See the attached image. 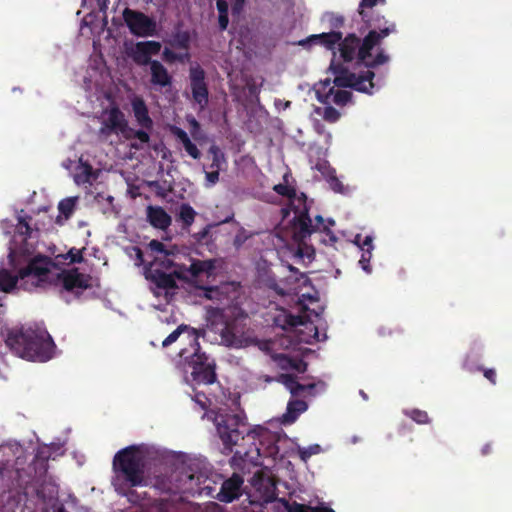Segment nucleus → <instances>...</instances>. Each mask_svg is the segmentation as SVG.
I'll list each match as a JSON object with an SVG mask.
<instances>
[{
  "instance_id": "nucleus-1",
  "label": "nucleus",
  "mask_w": 512,
  "mask_h": 512,
  "mask_svg": "<svg viewBox=\"0 0 512 512\" xmlns=\"http://www.w3.org/2000/svg\"><path fill=\"white\" fill-rule=\"evenodd\" d=\"M385 5L386 0H361L357 13L362 25L359 28L360 35L355 32L346 34L342 45V55L347 59L359 56L361 60L370 56V51L381 48L383 39L397 32L396 23L386 19L375 10V7Z\"/></svg>"
},
{
  "instance_id": "nucleus-2",
  "label": "nucleus",
  "mask_w": 512,
  "mask_h": 512,
  "mask_svg": "<svg viewBox=\"0 0 512 512\" xmlns=\"http://www.w3.org/2000/svg\"><path fill=\"white\" fill-rule=\"evenodd\" d=\"M217 434L223 444V453L228 455L232 453L233 448L239 444V441H252L249 449H238L230 459V465L233 469L241 472H249L251 467L261 465L260 448L255 444L258 433L255 429H250L246 418L239 414L229 412H218L214 418Z\"/></svg>"
},
{
  "instance_id": "nucleus-3",
  "label": "nucleus",
  "mask_w": 512,
  "mask_h": 512,
  "mask_svg": "<svg viewBox=\"0 0 512 512\" xmlns=\"http://www.w3.org/2000/svg\"><path fill=\"white\" fill-rule=\"evenodd\" d=\"M5 343L15 355L39 362L50 360L56 348L48 331L39 326L12 329L8 332Z\"/></svg>"
},
{
  "instance_id": "nucleus-4",
  "label": "nucleus",
  "mask_w": 512,
  "mask_h": 512,
  "mask_svg": "<svg viewBox=\"0 0 512 512\" xmlns=\"http://www.w3.org/2000/svg\"><path fill=\"white\" fill-rule=\"evenodd\" d=\"M114 486L121 495H128V490L145 484V460L135 445L119 450L113 458Z\"/></svg>"
},
{
  "instance_id": "nucleus-5",
  "label": "nucleus",
  "mask_w": 512,
  "mask_h": 512,
  "mask_svg": "<svg viewBox=\"0 0 512 512\" xmlns=\"http://www.w3.org/2000/svg\"><path fill=\"white\" fill-rule=\"evenodd\" d=\"M345 41V36L341 31L323 32L320 34H313L308 36L306 39L300 40L299 45L305 47L307 45H320L329 51L333 52V59L336 56V47L338 48L341 59L344 63L355 62L357 66H363L365 68H377L381 65L387 64L390 61V56L386 53L385 49L379 48L375 54L370 51V56L366 59L361 60L360 57L353 56L352 59H347L342 55V45Z\"/></svg>"
},
{
  "instance_id": "nucleus-6",
  "label": "nucleus",
  "mask_w": 512,
  "mask_h": 512,
  "mask_svg": "<svg viewBox=\"0 0 512 512\" xmlns=\"http://www.w3.org/2000/svg\"><path fill=\"white\" fill-rule=\"evenodd\" d=\"M105 117L101 123L99 134L108 137L111 134H122L126 140L132 141L130 147L135 150L144 149L145 145L150 142V136L144 131H136L135 128L129 126L125 114L116 105L107 109Z\"/></svg>"
},
{
  "instance_id": "nucleus-7",
  "label": "nucleus",
  "mask_w": 512,
  "mask_h": 512,
  "mask_svg": "<svg viewBox=\"0 0 512 512\" xmlns=\"http://www.w3.org/2000/svg\"><path fill=\"white\" fill-rule=\"evenodd\" d=\"M179 356L185 360L196 383L209 385L216 381L215 364L209 361L206 353L201 352L197 337H193L191 349H181Z\"/></svg>"
},
{
  "instance_id": "nucleus-8",
  "label": "nucleus",
  "mask_w": 512,
  "mask_h": 512,
  "mask_svg": "<svg viewBox=\"0 0 512 512\" xmlns=\"http://www.w3.org/2000/svg\"><path fill=\"white\" fill-rule=\"evenodd\" d=\"M368 70L360 75L351 72L343 63L336 62L332 59L329 71L334 75L333 86L339 88H353L354 90L366 94H372L375 84L373 79L375 73L372 71L373 68H367Z\"/></svg>"
},
{
  "instance_id": "nucleus-9",
  "label": "nucleus",
  "mask_w": 512,
  "mask_h": 512,
  "mask_svg": "<svg viewBox=\"0 0 512 512\" xmlns=\"http://www.w3.org/2000/svg\"><path fill=\"white\" fill-rule=\"evenodd\" d=\"M57 282L65 292L72 293L76 298L92 287L91 275L81 273L77 268L61 271L57 276Z\"/></svg>"
},
{
  "instance_id": "nucleus-10",
  "label": "nucleus",
  "mask_w": 512,
  "mask_h": 512,
  "mask_svg": "<svg viewBox=\"0 0 512 512\" xmlns=\"http://www.w3.org/2000/svg\"><path fill=\"white\" fill-rule=\"evenodd\" d=\"M123 19L130 32L138 37L154 36L157 30L155 20L144 14L130 8L123 11Z\"/></svg>"
},
{
  "instance_id": "nucleus-11",
  "label": "nucleus",
  "mask_w": 512,
  "mask_h": 512,
  "mask_svg": "<svg viewBox=\"0 0 512 512\" xmlns=\"http://www.w3.org/2000/svg\"><path fill=\"white\" fill-rule=\"evenodd\" d=\"M190 89L193 101L204 110L209 103V90L205 71L200 67H191L189 71Z\"/></svg>"
},
{
  "instance_id": "nucleus-12",
  "label": "nucleus",
  "mask_w": 512,
  "mask_h": 512,
  "mask_svg": "<svg viewBox=\"0 0 512 512\" xmlns=\"http://www.w3.org/2000/svg\"><path fill=\"white\" fill-rule=\"evenodd\" d=\"M316 95L319 102L322 104L334 103L338 106H344L352 99V93L347 90L335 89L332 86L331 79L327 78L321 81L316 89Z\"/></svg>"
},
{
  "instance_id": "nucleus-13",
  "label": "nucleus",
  "mask_w": 512,
  "mask_h": 512,
  "mask_svg": "<svg viewBox=\"0 0 512 512\" xmlns=\"http://www.w3.org/2000/svg\"><path fill=\"white\" fill-rule=\"evenodd\" d=\"M244 478L239 473L234 472L231 477L223 481L216 499L223 503H231L240 498Z\"/></svg>"
},
{
  "instance_id": "nucleus-14",
  "label": "nucleus",
  "mask_w": 512,
  "mask_h": 512,
  "mask_svg": "<svg viewBox=\"0 0 512 512\" xmlns=\"http://www.w3.org/2000/svg\"><path fill=\"white\" fill-rule=\"evenodd\" d=\"M161 50V44L158 41L148 40L137 42L130 52L133 61L140 66H151V56L157 55Z\"/></svg>"
},
{
  "instance_id": "nucleus-15",
  "label": "nucleus",
  "mask_w": 512,
  "mask_h": 512,
  "mask_svg": "<svg viewBox=\"0 0 512 512\" xmlns=\"http://www.w3.org/2000/svg\"><path fill=\"white\" fill-rule=\"evenodd\" d=\"M131 108L135 122L140 127V129H136V131H144L147 135L150 136V132L154 127V122L149 115L148 106L144 99L142 97L135 96L131 100Z\"/></svg>"
},
{
  "instance_id": "nucleus-16",
  "label": "nucleus",
  "mask_w": 512,
  "mask_h": 512,
  "mask_svg": "<svg viewBox=\"0 0 512 512\" xmlns=\"http://www.w3.org/2000/svg\"><path fill=\"white\" fill-rule=\"evenodd\" d=\"M295 226L298 229L300 237L306 238L313 232H322L324 230V226L326 225L321 215H317L315 217V223H313L309 216L308 210L304 208V210L299 212V214L295 217Z\"/></svg>"
},
{
  "instance_id": "nucleus-17",
  "label": "nucleus",
  "mask_w": 512,
  "mask_h": 512,
  "mask_svg": "<svg viewBox=\"0 0 512 512\" xmlns=\"http://www.w3.org/2000/svg\"><path fill=\"white\" fill-rule=\"evenodd\" d=\"M175 277L178 279H184L185 276L182 271L175 270L173 274H167L160 269H151L147 274L146 278L156 285L157 288L169 290L177 288Z\"/></svg>"
},
{
  "instance_id": "nucleus-18",
  "label": "nucleus",
  "mask_w": 512,
  "mask_h": 512,
  "mask_svg": "<svg viewBox=\"0 0 512 512\" xmlns=\"http://www.w3.org/2000/svg\"><path fill=\"white\" fill-rule=\"evenodd\" d=\"M150 83L155 87H168L172 84V76L169 74L165 66L158 60L151 62L150 66Z\"/></svg>"
},
{
  "instance_id": "nucleus-19",
  "label": "nucleus",
  "mask_w": 512,
  "mask_h": 512,
  "mask_svg": "<svg viewBox=\"0 0 512 512\" xmlns=\"http://www.w3.org/2000/svg\"><path fill=\"white\" fill-rule=\"evenodd\" d=\"M252 484L260 492L263 489V499L265 502H271L275 499L276 485L270 477H266L261 472H257L253 476Z\"/></svg>"
},
{
  "instance_id": "nucleus-20",
  "label": "nucleus",
  "mask_w": 512,
  "mask_h": 512,
  "mask_svg": "<svg viewBox=\"0 0 512 512\" xmlns=\"http://www.w3.org/2000/svg\"><path fill=\"white\" fill-rule=\"evenodd\" d=\"M147 219L153 227L161 230H166L172 221L170 215L160 206H148Z\"/></svg>"
},
{
  "instance_id": "nucleus-21",
  "label": "nucleus",
  "mask_w": 512,
  "mask_h": 512,
  "mask_svg": "<svg viewBox=\"0 0 512 512\" xmlns=\"http://www.w3.org/2000/svg\"><path fill=\"white\" fill-rule=\"evenodd\" d=\"M216 269V260L215 259H207V260H193L188 268L185 269L191 277L197 278L200 275H206L207 277H211L214 275Z\"/></svg>"
},
{
  "instance_id": "nucleus-22",
  "label": "nucleus",
  "mask_w": 512,
  "mask_h": 512,
  "mask_svg": "<svg viewBox=\"0 0 512 512\" xmlns=\"http://www.w3.org/2000/svg\"><path fill=\"white\" fill-rule=\"evenodd\" d=\"M170 131L172 135L175 136L176 139L182 143L185 151L189 156L196 160L200 159L201 152L197 148V146L191 141L186 131L177 126H172L170 128Z\"/></svg>"
},
{
  "instance_id": "nucleus-23",
  "label": "nucleus",
  "mask_w": 512,
  "mask_h": 512,
  "mask_svg": "<svg viewBox=\"0 0 512 512\" xmlns=\"http://www.w3.org/2000/svg\"><path fill=\"white\" fill-rule=\"evenodd\" d=\"M48 272V268L40 265L37 260H32L26 267L19 270V277L21 280L31 278L39 282L43 280V277H45Z\"/></svg>"
},
{
  "instance_id": "nucleus-24",
  "label": "nucleus",
  "mask_w": 512,
  "mask_h": 512,
  "mask_svg": "<svg viewBox=\"0 0 512 512\" xmlns=\"http://www.w3.org/2000/svg\"><path fill=\"white\" fill-rule=\"evenodd\" d=\"M287 512H335L331 507L321 503L318 506L312 507L310 505L300 504L296 501L289 502L288 500H281Z\"/></svg>"
},
{
  "instance_id": "nucleus-25",
  "label": "nucleus",
  "mask_w": 512,
  "mask_h": 512,
  "mask_svg": "<svg viewBox=\"0 0 512 512\" xmlns=\"http://www.w3.org/2000/svg\"><path fill=\"white\" fill-rule=\"evenodd\" d=\"M308 408L304 400L293 399L287 404L286 413L283 415L284 423H293L301 413L305 412Z\"/></svg>"
},
{
  "instance_id": "nucleus-26",
  "label": "nucleus",
  "mask_w": 512,
  "mask_h": 512,
  "mask_svg": "<svg viewBox=\"0 0 512 512\" xmlns=\"http://www.w3.org/2000/svg\"><path fill=\"white\" fill-rule=\"evenodd\" d=\"M186 332L188 334L190 346L193 344V337L198 338L197 331L194 328H191L188 325L181 324L179 325L173 332H171L162 342L163 347H168L174 342L178 340L182 333Z\"/></svg>"
},
{
  "instance_id": "nucleus-27",
  "label": "nucleus",
  "mask_w": 512,
  "mask_h": 512,
  "mask_svg": "<svg viewBox=\"0 0 512 512\" xmlns=\"http://www.w3.org/2000/svg\"><path fill=\"white\" fill-rule=\"evenodd\" d=\"M345 17L341 14L327 11L321 17V22L326 23L330 32L340 31L345 25Z\"/></svg>"
},
{
  "instance_id": "nucleus-28",
  "label": "nucleus",
  "mask_w": 512,
  "mask_h": 512,
  "mask_svg": "<svg viewBox=\"0 0 512 512\" xmlns=\"http://www.w3.org/2000/svg\"><path fill=\"white\" fill-rule=\"evenodd\" d=\"M21 280L19 277V272L17 275H12L8 270L1 269L0 270V291L2 292H10L12 291L16 285L17 282Z\"/></svg>"
},
{
  "instance_id": "nucleus-29",
  "label": "nucleus",
  "mask_w": 512,
  "mask_h": 512,
  "mask_svg": "<svg viewBox=\"0 0 512 512\" xmlns=\"http://www.w3.org/2000/svg\"><path fill=\"white\" fill-rule=\"evenodd\" d=\"M276 322L283 329L295 328L303 324L302 317L299 315H293L291 313H285L276 318Z\"/></svg>"
},
{
  "instance_id": "nucleus-30",
  "label": "nucleus",
  "mask_w": 512,
  "mask_h": 512,
  "mask_svg": "<svg viewBox=\"0 0 512 512\" xmlns=\"http://www.w3.org/2000/svg\"><path fill=\"white\" fill-rule=\"evenodd\" d=\"M208 153L211 154V156H212V162L209 165V168L220 171L222 168V165L226 162L224 153L215 144L210 146Z\"/></svg>"
},
{
  "instance_id": "nucleus-31",
  "label": "nucleus",
  "mask_w": 512,
  "mask_h": 512,
  "mask_svg": "<svg viewBox=\"0 0 512 512\" xmlns=\"http://www.w3.org/2000/svg\"><path fill=\"white\" fill-rule=\"evenodd\" d=\"M196 216L195 210L189 204H182L179 210V220L183 228H188L194 222Z\"/></svg>"
},
{
  "instance_id": "nucleus-32",
  "label": "nucleus",
  "mask_w": 512,
  "mask_h": 512,
  "mask_svg": "<svg viewBox=\"0 0 512 512\" xmlns=\"http://www.w3.org/2000/svg\"><path fill=\"white\" fill-rule=\"evenodd\" d=\"M282 368H291L299 373H304L307 369V363L302 360H294L288 356H281L280 358Z\"/></svg>"
},
{
  "instance_id": "nucleus-33",
  "label": "nucleus",
  "mask_w": 512,
  "mask_h": 512,
  "mask_svg": "<svg viewBox=\"0 0 512 512\" xmlns=\"http://www.w3.org/2000/svg\"><path fill=\"white\" fill-rule=\"evenodd\" d=\"M172 46L188 50L190 44V34L187 31H178L173 35Z\"/></svg>"
},
{
  "instance_id": "nucleus-34",
  "label": "nucleus",
  "mask_w": 512,
  "mask_h": 512,
  "mask_svg": "<svg viewBox=\"0 0 512 512\" xmlns=\"http://www.w3.org/2000/svg\"><path fill=\"white\" fill-rule=\"evenodd\" d=\"M148 247L152 252L159 254L158 256L164 255L166 257L175 255L174 247L171 249H167L166 246L159 240H151L148 244Z\"/></svg>"
},
{
  "instance_id": "nucleus-35",
  "label": "nucleus",
  "mask_w": 512,
  "mask_h": 512,
  "mask_svg": "<svg viewBox=\"0 0 512 512\" xmlns=\"http://www.w3.org/2000/svg\"><path fill=\"white\" fill-rule=\"evenodd\" d=\"M405 415L411 418L417 424H428L430 423V418L426 411L420 409H411L405 410Z\"/></svg>"
},
{
  "instance_id": "nucleus-36",
  "label": "nucleus",
  "mask_w": 512,
  "mask_h": 512,
  "mask_svg": "<svg viewBox=\"0 0 512 512\" xmlns=\"http://www.w3.org/2000/svg\"><path fill=\"white\" fill-rule=\"evenodd\" d=\"M268 287L280 296L290 295L295 290V288L288 286V280L285 281L284 285H281L276 279H269Z\"/></svg>"
},
{
  "instance_id": "nucleus-37",
  "label": "nucleus",
  "mask_w": 512,
  "mask_h": 512,
  "mask_svg": "<svg viewBox=\"0 0 512 512\" xmlns=\"http://www.w3.org/2000/svg\"><path fill=\"white\" fill-rule=\"evenodd\" d=\"M75 208V199L74 198H66L59 202L58 209L61 214H63L66 218L70 217Z\"/></svg>"
},
{
  "instance_id": "nucleus-38",
  "label": "nucleus",
  "mask_w": 512,
  "mask_h": 512,
  "mask_svg": "<svg viewBox=\"0 0 512 512\" xmlns=\"http://www.w3.org/2000/svg\"><path fill=\"white\" fill-rule=\"evenodd\" d=\"M325 105L326 106L324 107V110L322 113L323 119L329 123L337 122L341 116L340 112L336 108L331 106V104H325Z\"/></svg>"
},
{
  "instance_id": "nucleus-39",
  "label": "nucleus",
  "mask_w": 512,
  "mask_h": 512,
  "mask_svg": "<svg viewBox=\"0 0 512 512\" xmlns=\"http://www.w3.org/2000/svg\"><path fill=\"white\" fill-rule=\"evenodd\" d=\"M276 381L283 384L289 392L292 394L294 390V386L297 384L298 380L297 377L293 374H280Z\"/></svg>"
},
{
  "instance_id": "nucleus-40",
  "label": "nucleus",
  "mask_w": 512,
  "mask_h": 512,
  "mask_svg": "<svg viewBox=\"0 0 512 512\" xmlns=\"http://www.w3.org/2000/svg\"><path fill=\"white\" fill-rule=\"evenodd\" d=\"M17 233L23 235L26 238L31 237L32 229L29 221L25 217H18V223L16 225Z\"/></svg>"
},
{
  "instance_id": "nucleus-41",
  "label": "nucleus",
  "mask_w": 512,
  "mask_h": 512,
  "mask_svg": "<svg viewBox=\"0 0 512 512\" xmlns=\"http://www.w3.org/2000/svg\"><path fill=\"white\" fill-rule=\"evenodd\" d=\"M274 191L281 195L285 196L287 198H294L296 196V191L293 187H290L286 184H277L274 186Z\"/></svg>"
},
{
  "instance_id": "nucleus-42",
  "label": "nucleus",
  "mask_w": 512,
  "mask_h": 512,
  "mask_svg": "<svg viewBox=\"0 0 512 512\" xmlns=\"http://www.w3.org/2000/svg\"><path fill=\"white\" fill-rule=\"evenodd\" d=\"M371 257H372V252L369 251V249L362 248V255H361V258L359 260V265L367 273L371 272V267H370V259H371Z\"/></svg>"
},
{
  "instance_id": "nucleus-43",
  "label": "nucleus",
  "mask_w": 512,
  "mask_h": 512,
  "mask_svg": "<svg viewBox=\"0 0 512 512\" xmlns=\"http://www.w3.org/2000/svg\"><path fill=\"white\" fill-rule=\"evenodd\" d=\"M66 259L69 260L70 263H81L83 258V250L77 248H71L66 256Z\"/></svg>"
},
{
  "instance_id": "nucleus-44",
  "label": "nucleus",
  "mask_w": 512,
  "mask_h": 512,
  "mask_svg": "<svg viewBox=\"0 0 512 512\" xmlns=\"http://www.w3.org/2000/svg\"><path fill=\"white\" fill-rule=\"evenodd\" d=\"M171 256H156L154 258V263L162 267L163 269H171L175 266V263L173 259L170 258Z\"/></svg>"
},
{
  "instance_id": "nucleus-45",
  "label": "nucleus",
  "mask_w": 512,
  "mask_h": 512,
  "mask_svg": "<svg viewBox=\"0 0 512 512\" xmlns=\"http://www.w3.org/2000/svg\"><path fill=\"white\" fill-rule=\"evenodd\" d=\"M322 233L325 234V237L322 239V242L325 245L333 246L337 242L338 238L334 234V232L329 228V226H324V230L322 231Z\"/></svg>"
},
{
  "instance_id": "nucleus-46",
  "label": "nucleus",
  "mask_w": 512,
  "mask_h": 512,
  "mask_svg": "<svg viewBox=\"0 0 512 512\" xmlns=\"http://www.w3.org/2000/svg\"><path fill=\"white\" fill-rule=\"evenodd\" d=\"M314 388H315V384L314 383L301 384V383L297 382V384L294 386V390L292 392V396H299V395L303 394L306 391L313 390Z\"/></svg>"
},
{
  "instance_id": "nucleus-47",
  "label": "nucleus",
  "mask_w": 512,
  "mask_h": 512,
  "mask_svg": "<svg viewBox=\"0 0 512 512\" xmlns=\"http://www.w3.org/2000/svg\"><path fill=\"white\" fill-rule=\"evenodd\" d=\"M162 57L165 61L169 62V63H173L175 61H178V60H181V57L176 54L175 52H173L172 50H170L169 48H165L163 53H162Z\"/></svg>"
},
{
  "instance_id": "nucleus-48",
  "label": "nucleus",
  "mask_w": 512,
  "mask_h": 512,
  "mask_svg": "<svg viewBox=\"0 0 512 512\" xmlns=\"http://www.w3.org/2000/svg\"><path fill=\"white\" fill-rule=\"evenodd\" d=\"M479 370L483 371L484 377L493 385L496 384V371L493 368H482L480 367Z\"/></svg>"
},
{
  "instance_id": "nucleus-49",
  "label": "nucleus",
  "mask_w": 512,
  "mask_h": 512,
  "mask_svg": "<svg viewBox=\"0 0 512 512\" xmlns=\"http://www.w3.org/2000/svg\"><path fill=\"white\" fill-rule=\"evenodd\" d=\"M210 229H211V226L208 225V226L204 227L201 231H199L196 234L197 241L208 244V242H209L208 237L210 235Z\"/></svg>"
},
{
  "instance_id": "nucleus-50",
  "label": "nucleus",
  "mask_w": 512,
  "mask_h": 512,
  "mask_svg": "<svg viewBox=\"0 0 512 512\" xmlns=\"http://www.w3.org/2000/svg\"><path fill=\"white\" fill-rule=\"evenodd\" d=\"M206 180L210 185H214L219 180V170L211 169L209 172H205Z\"/></svg>"
},
{
  "instance_id": "nucleus-51",
  "label": "nucleus",
  "mask_w": 512,
  "mask_h": 512,
  "mask_svg": "<svg viewBox=\"0 0 512 512\" xmlns=\"http://www.w3.org/2000/svg\"><path fill=\"white\" fill-rule=\"evenodd\" d=\"M194 400L197 404L200 405V407L202 409H206L207 408V402H208V398L206 397V395L204 393H201V392H197L195 394V397H194Z\"/></svg>"
},
{
  "instance_id": "nucleus-52",
  "label": "nucleus",
  "mask_w": 512,
  "mask_h": 512,
  "mask_svg": "<svg viewBox=\"0 0 512 512\" xmlns=\"http://www.w3.org/2000/svg\"><path fill=\"white\" fill-rule=\"evenodd\" d=\"M216 7L219 15H228V3L225 0H217Z\"/></svg>"
},
{
  "instance_id": "nucleus-53",
  "label": "nucleus",
  "mask_w": 512,
  "mask_h": 512,
  "mask_svg": "<svg viewBox=\"0 0 512 512\" xmlns=\"http://www.w3.org/2000/svg\"><path fill=\"white\" fill-rule=\"evenodd\" d=\"M329 183H330L331 188L334 191L342 192L343 185H342L341 181L336 176L330 177Z\"/></svg>"
},
{
  "instance_id": "nucleus-54",
  "label": "nucleus",
  "mask_w": 512,
  "mask_h": 512,
  "mask_svg": "<svg viewBox=\"0 0 512 512\" xmlns=\"http://www.w3.org/2000/svg\"><path fill=\"white\" fill-rule=\"evenodd\" d=\"M245 4V0H233L232 4V13L233 14H240L243 10Z\"/></svg>"
},
{
  "instance_id": "nucleus-55",
  "label": "nucleus",
  "mask_w": 512,
  "mask_h": 512,
  "mask_svg": "<svg viewBox=\"0 0 512 512\" xmlns=\"http://www.w3.org/2000/svg\"><path fill=\"white\" fill-rule=\"evenodd\" d=\"M218 23H219V28L221 31H225L228 27V24H229V17L228 15H219L218 16Z\"/></svg>"
},
{
  "instance_id": "nucleus-56",
  "label": "nucleus",
  "mask_w": 512,
  "mask_h": 512,
  "mask_svg": "<svg viewBox=\"0 0 512 512\" xmlns=\"http://www.w3.org/2000/svg\"><path fill=\"white\" fill-rule=\"evenodd\" d=\"M83 168H84L83 173L85 176V179L83 180V182H88L89 178L92 176V171H93L92 166L90 164H85Z\"/></svg>"
},
{
  "instance_id": "nucleus-57",
  "label": "nucleus",
  "mask_w": 512,
  "mask_h": 512,
  "mask_svg": "<svg viewBox=\"0 0 512 512\" xmlns=\"http://www.w3.org/2000/svg\"><path fill=\"white\" fill-rule=\"evenodd\" d=\"M187 121H188V123L190 124V126L192 128V131H191L192 133L194 131L200 129V124H199V122L194 117L187 118Z\"/></svg>"
},
{
  "instance_id": "nucleus-58",
  "label": "nucleus",
  "mask_w": 512,
  "mask_h": 512,
  "mask_svg": "<svg viewBox=\"0 0 512 512\" xmlns=\"http://www.w3.org/2000/svg\"><path fill=\"white\" fill-rule=\"evenodd\" d=\"M300 453V457L302 460H306L308 459L309 457H311L313 454L316 453V451H310L309 449H301L299 451Z\"/></svg>"
},
{
  "instance_id": "nucleus-59",
  "label": "nucleus",
  "mask_w": 512,
  "mask_h": 512,
  "mask_svg": "<svg viewBox=\"0 0 512 512\" xmlns=\"http://www.w3.org/2000/svg\"><path fill=\"white\" fill-rule=\"evenodd\" d=\"M360 248L369 249V251H371L373 249L372 238L370 236H366L363 241V245Z\"/></svg>"
},
{
  "instance_id": "nucleus-60",
  "label": "nucleus",
  "mask_w": 512,
  "mask_h": 512,
  "mask_svg": "<svg viewBox=\"0 0 512 512\" xmlns=\"http://www.w3.org/2000/svg\"><path fill=\"white\" fill-rule=\"evenodd\" d=\"M82 1L84 3L86 0H82ZM108 2H109V0H97L99 10L105 12L108 7Z\"/></svg>"
},
{
  "instance_id": "nucleus-61",
  "label": "nucleus",
  "mask_w": 512,
  "mask_h": 512,
  "mask_svg": "<svg viewBox=\"0 0 512 512\" xmlns=\"http://www.w3.org/2000/svg\"><path fill=\"white\" fill-rule=\"evenodd\" d=\"M278 453V447L276 445H271L267 448L265 455L275 456Z\"/></svg>"
},
{
  "instance_id": "nucleus-62",
  "label": "nucleus",
  "mask_w": 512,
  "mask_h": 512,
  "mask_svg": "<svg viewBox=\"0 0 512 512\" xmlns=\"http://www.w3.org/2000/svg\"><path fill=\"white\" fill-rule=\"evenodd\" d=\"M491 451H492V446H491V444L487 443V444H485V445L482 447V449H481V454H482L483 456H486V455L490 454V453H491Z\"/></svg>"
},
{
  "instance_id": "nucleus-63",
  "label": "nucleus",
  "mask_w": 512,
  "mask_h": 512,
  "mask_svg": "<svg viewBox=\"0 0 512 512\" xmlns=\"http://www.w3.org/2000/svg\"><path fill=\"white\" fill-rule=\"evenodd\" d=\"M232 336L233 338H235V335L233 333H231L230 331V327L227 325L224 329H223V332H222V337L226 340H228V336Z\"/></svg>"
},
{
  "instance_id": "nucleus-64",
  "label": "nucleus",
  "mask_w": 512,
  "mask_h": 512,
  "mask_svg": "<svg viewBox=\"0 0 512 512\" xmlns=\"http://www.w3.org/2000/svg\"><path fill=\"white\" fill-rule=\"evenodd\" d=\"M204 290L206 291L205 297L210 299L211 298L210 293L216 291V288L215 287H205Z\"/></svg>"
}]
</instances>
